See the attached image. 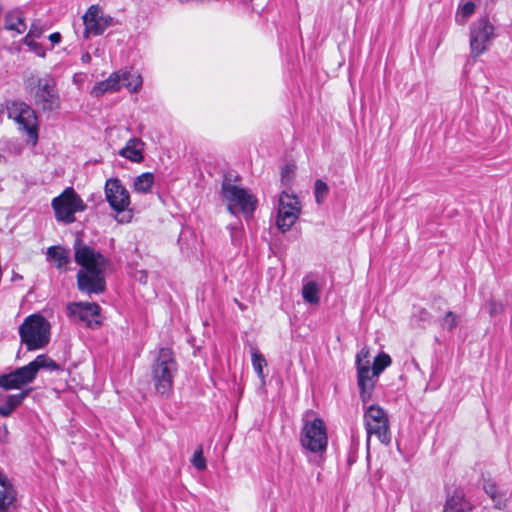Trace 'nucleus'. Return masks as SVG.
<instances>
[{
	"label": "nucleus",
	"mask_w": 512,
	"mask_h": 512,
	"mask_svg": "<svg viewBox=\"0 0 512 512\" xmlns=\"http://www.w3.org/2000/svg\"><path fill=\"white\" fill-rule=\"evenodd\" d=\"M83 233H76L73 243L74 260L80 266L77 287L88 295L101 294L106 290L105 271L110 260L83 240Z\"/></svg>",
	"instance_id": "nucleus-1"
},
{
	"label": "nucleus",
	"mask_w": 512,
	"mask_h": 512,
	"mask_svg": "<svg viewBox=\"0 0 512 512\" xmlns=\"http://www.w3.org/2000/svg\"><path fill=\"white\" fill-rule=\"evenodd\" d=\"M177 371L174 352L167 347L160 348L151 366V377L157 395L165 399L170 397Z\"/></svg>",
	"instance_id": "nucleus-2"
},
{
	"label": "nucleus",
	"mask_w": 512,
	"mask_h": 512,
	"mask_svg": "<svg viewBox=\"0 0 512 512\" xmlns=\"http://www.w3.org/2000/svg\"><path fill=\"white\" fill-rule=\"evenodd\" d=\"M19 336L28 351L42 349L50 340V324L42 315L32 314L19 326Z\"/></svg>",
	"instance_id": "nucleus-3"
},
{
	"label": "nucleus",
	"mask_w": 512,
	"mask_h": 512,
	"mask_svg": "<svg viewBox=\"0 0 512 512\" xmlns=\"http://www.w3.org/2000/svg\"><path fill=\"white\" fill-rule=\"evenodd\" d=\"M26 88L33 95L36 106L44 111L60 107V99L55 89V81L50 76L39 78L31 74L25 79Z\"/></svg>",
	"instance_id": "nucleus-4"
},
{
	"label": "nucleus",
	"mask_w": 512,
	"mask_h": 512,
	"mask_svg": "<svg viewBox=\"0 0 512 512\" xmlns=\"http://www.w3.org/2000/svg\"><path fill=\"white\" fill-rule=\"evenodd\" d=\"M222 194L228 202L227 209L232 215L242 213L245 219L252 217L258 203L253 194L226 180L222 183Z\"/></svg>",
	"instance_id": "nucleus-5"
},
{
	"label": "nucleus",
	"mask_w": 512,
	"mask_h": 512,
	"mask_svg": "<svg viewBox=\"0 0 512 512\" xmlns=\"http://www.w3.org/2000/svg\"><path fill=\"white\" fill-rule=\"evenodd\" d=\"M8 118L12 119L19 131L26 135L27 142L35 145L38 141V123L35 111L26 103L14 101L7 105Z\"/></svg>",
	"instance_id": "nucleus-6"
},
{
	"label": "nucleus",
	"mask_w": 512,
	"mask_h": 512,
	"mask_svg": "<svg viewBox=\"0 0 512 512\" xmlns=\"http://www.w3.org/2000/svg\"><path fill=\"white\" fill-rule=\"evenodd\" d=\"M303 427L300 433L301 446L315 454L323 453L328 445L327 428L321 418L312 420L303 419Z\"/></svg>",
	"instance_id": "nucleus-7"
},
{
	"label": "nucleus",
	"mask_w": 512,
	"mask_h": 512,
	"mask_svg": "<svg viewBox=\"0 0 512 512\" xmlns=\"http://www.w3.org/2000/svg\"><path fill=\"white\" fill-rule=\"evenodd\" d=\"M496 37L495 27L488 15L473 21L470 25V49L471 56L476 59L487 51L489 45Z\"/></svg>",
	"instance_id": "nucleus-8"
},
{
	"label": "nucleus",
	"mask_w": 512,
	"mask_h": 512,
	"mask_svg": "<svg viewBox=\"0 0 512 512\" xmlns=\"http://www.w3.org/2000/svg\"><path fill=\"white\" fill-rule=\"evenodd\" d=\"M66 312L74 323L90 329H97L103 323L101 308L95 302L69 303L66 306Z\"/></svg>",
	"instance_id": "nucleus-9"
},
{
	"label": "nucleus",
	"mask_w": 512,
	"mask_h": 512,
	"mask_svg": "<svg viewBox=\"0 0 512 512\" xmlns=\"http://www.w3.org/2000/svg\"><path fill=\"white\" fill-rule=\"evenodd\" d=\"M364 421L368 435V443L371 435H376L383 444L388 445L390 443L389 422L383 408L374 404L370 405L365 410Z\"/></svg>",
	"instance_id": "nucleus-10"
},
{
	"label": "nucleus",
	"mask_w": 512,
	"mask_h": 512,
	"mask_svg": "<svg viewBox=\"0 0 512 512\" xmlns=\"http://www.w3.org/2000/svg\"><path fill=\"white\" fill-rule=\"evenodd\" d=\"M84 25L83 36L88 39L90 36L102 35L105 30L114 25V18L104 14L99 5H91L82 16Z\"/></svg>",
	"instance_id": "nucleus-11"
},
{
	"label": "nucleus",
	"mask_w": 512,
	"mask_h": 512,
	"mask_svg": "<svg viewBox=\"0 0 512 512\" xmlns=\"http://www.w3.org/2000/svg\"><path fill=\"white\" fill-rule=\"evenodd\" d=\"M300 214L299 200L295 195L283 191L279 197L277 228L281 232L288 231L296 222Z\"/></svg>",
	"instance_id": "nucleus-12"
},
{
	"label": "nucleus",
	"mask_w": 512,
	"mask_h": 512,
	"mask_svg": "<svg viewBox=\"0 0 512 512\" xmlns=\"http://www.w3.org/2000/svg\"><path fill=\"white\" fill-rule=\"evenodd\" d=\"M105 195L110 207L118 213L124 212L130 204L129 192L117 178L106 181Z\"/></svg>",
	"instance_id": "nucleus-13"
},
{
	"label": "nucleus",
	"mask_w": 512,
	"mask_h": 512,
	"mask_svg": "<svg viewBox=\"0 0 512 512\" xmlns=\"http://www.w3.org/2000/svg\"><path fill=\"white\" fill-rule=\"evenodd\" d=\"M392 360L391 357L381 352L379 353L373 361L372 367L369 366V374L368 379L369 383L372 384L371 387H368L366 391L359 390L360 398L364 404L368 403L372 398V393L375 388V385L378 381L379 375L388 367L390 366Z\"/></svg>",
	"instance_id": "nucleus-14"
},
{
	"label": "nucleus",
	"mask_w": 512,
	"mask_h": 512,
	"mask_svg": "<svg viewBox=\"0 0 512 512\" xmlns=\"http://www.w3.org/2000/svg\"><path fill=\"white\" fill-rule=\"evenodd\" d=\"M40 368L56 369L58 368V366L53 360L48 358L46 355L42 354L38 355L36 359L30 362L28 365L20 367L15 371L17 372L20 379L24 381V384L26 385L34 380Z\"/></svg>",
	"instance_id": "nucleus-15"
},
{
	"label": "nucleus",
	"mask_w": 512,
	"mask_h": 512,
	"mask_svg": "<svg viewBox=\"0 0 512 512\" xmlns=\"http://www.w3.org/2000/svg\"><path fill=\"white\" fill-rule=\"evenodd\" d=\"M87 209L86 203L72 187H66V224L76 221L75 213Z\"/></svg>",
	"instance_id": "nucleus-16"
},
{
	"label": "nucleus",
	"mask_w": 512,
	"mask_h": 512,
	"mask_svg": "<svg viewBox=\"0 0 512 512\" xmlns=\"http://www.w3.org/2000/svg\"><path fill=\"white\" fill-rule=\"evenodd\" d=\"M16 501V490L8 476L0 470V512H6Z\"/></svg>",
	"instance_id": "nucleus-17"
},
{
	"label": "nucleus",
	"mask_w": 512,
	"mask_h": 512,
	"mask_svg": "<svg viewBox=\"0 0 512 512\" xmlns=\"http://www.w3.org/2000/svg\"><path fill=\"white\" fill-rule=\"evenodd\" d=\"M368 356L369 351L365 348L361 349L356 355L357 385L359 390H363L364 392L372 385L369 383L367 376L369 374V360L363 361V359H366Z\"/></svg>",
	"instance_id": "nucleus-18"
},
{
	"label": "nucleus",
	"mask_w": 512,
	"mask_h": 512,
	"mask_svg": "<svg viewBox=\"0 0 512 512\" xmlns=\"http://www.w3.org/2000/svg\"><path fill=\"white\" fill-rule=\"evenodd\" d=\"M119 76V84L121 88L125 87L130 92H137L142 87V77L138 71L134 69H121L114 72Z\"/></svg>",
	"instance_id": "nucleus-19"
},
{
	"label": "nucleus",
	"mask_w": 512,
	"mask_h": 512,
	"mask_svg": "<svg viewBox=\"0 0 512 512\" xmlns=\"http://www.w3.org/2000/svg\"><path fill=\"white\" fill-rule=\"evenodd\" d=\"M143 146L144 143L140 138H131L119 151V155L134 163H140L144 159Z\"/></svg>",
	"instance_id": "nucleus-20"
},
{
	"label": "nucleus",
	"mask_w": 512,
	"mask_h": 512,
	"mask_svg": "<svg viewBox=\"0 0 512 512\" xmlns=\"http://www.w3.org/2000/svg\"><path fill=\"white\" fill-rule=\"evenodd\" d=\"M120 89L121 84H119V76L112 73L106 80L97 82L90 93L93 97L99 98L106 92H116Z\"/></svg>",
	"instance_id": "nucleus-21"
},
{
	"label": "nucleus",
	"mask_w": 512,
	"mask_h": 512,
	"mask_svg": "<svg viewBox=\"0 0 512 512\" xmlns=\"http://www.w3.org/2000/svg\"><path fill=\"white\" fill-rule=\"evenodd\" d=\"M485 492L490 496V498L495 503V508L503 509L506 506L505 494L498 490V487L493 482H486L484 484Z\"/></svg>",
	"instance_id": "nucleus-22"
},
{
	"label": "nucleus",
	"mask_w": 512,
	"mask_h": 512,
	"mask_svg": "<svg viewBox=\"0 0 512 512\" xmlns=\"http://www.w3.org/2000/svg\"><path fill=\"white\" fill-rule=\"evenodd\" d=\"M443 512H470L463 496L455 493L446 500Z\"/></svg>",
	"instance_id": "nucleus-23"
},
{
	"label": "nucleus",
	"mask_w": 512,
	"mask_h": 512,
	"mask_svg": "<svg viewBox=\"0 0 512 512\" xmlns=\"http://www.w3.org/2000/svg\"><path fill=\"white\" fill-rule=\"evenodd\" d=\"M154 183V175L151 172H145L137 176L134 181V189L140 193H148Z\"/></svg>",
	"instance_id": "nucleus-24"
},
{
	"label": "nucleus",
	"mask_w": 512,
	"mask_h": 512,
	"mask_svg": "<svg viewBox=\"0 0 512 512\" xmlns=\"http://www.w3.org/2000/svg\"><path fill=\"white\" fill-rule=\"evenodd\" d=\"M23 385H25L24 381L20 379L15 370L9 374L0 376V387L4 388L5 390L19 389Z\"/></svg>",
	"instance_id": "nucleus-25"
},
{
	"label": "nucleus",
	"mask_w": 512,
	"mask_h": 512,
	"mask_svg": "<svg viewBox=\"0 0 512 512\" xmlns=\"http://www.w3.org/2000/svg\"><path fill=\"white\" fill-rule=\"evenodd\" d=\"M5 28L7 30H14L17 33H22L25 31L26 25L16 12H11L6 15Z\"/></svg>",
	"instance_id": "nucleus-26"
},
{
	"label": "nucleus",
	"mask_w": 512,
	"mask_h": 512,
	"mask_svg": "<svg viewBox=\"0 0 512 512\" xmlns=\"http://www.w3.org/2000/svg\"><path fill=\"white\" fill-rule=\"evenodd\" d=\"M319 288L316 282L310 281L306 283L302 288L303 299L310 304L319 303Z\"/></svg>",
	"instance_id": "nucleus-27"
},
{
	"label": "nucleus",
	"mask_w": 512,
	"mask_h": 512,
	"mask_svg": "<svg viewBox=\"0 0 512 512\" xmlns=\"http://www.w3.org/2000/svg\"><path fill=\"white\" fill-rule=\"evenodd\" d=\"M438 324L442 329L451 332L458 325V316L452 311H446L445 315L438 319Z\"/></svg>",
	"instance_id": "nucleus-28"
},
{
	"label": "nucleus",
	"mask_w": 512,
	"mask_h": 512,
	"mask_svg": "<svg viewBox=\"0 0 512 512\" xmlns=\"http://www.w3.org/2000/svg\"><path fill=\"white\" fill-rule=\"evenodd\" d=\"M47 260L55 264L58 268L62 266L64 260V250L61 246H51L47 250Z\"/></svg>",
	"instance_id": "nucleus-29"
},
{
	"label": "nucleus",
	"mask_w": 512,
	"mask_h": 512,
	"mask_svg": "<svg viewBox=\"0 0 512 512\" xmlns=\"http://www.w3.org/2000/svg\"><path fill=\"white\" fill-rule=\"evenodd\" d=\"M329 193L328 185L321 179H317L314 183V195L317 204H322Z\"/></svg>",
	"instance_id": "nucleus-30"
},
{
	"label": "nucleus",
	"mask_w": 512,
	"mask_h": 512,
	"mask_svg": "<svg viewBox=\"0 0 512 512\" xmlns=\"http://www.w3.org/2000/svg\"><path fill=\"white\" fill-rule=\"evenodd\" d=\"M431 313L422 307H419L412 315V320L417 323L419 327H425L426 324L431 322Z\"/></svg>",
	"instance_id": "nucleus-31"
},
{
	"label": "nucleus",
	"mask_w": 512,
	"mask_h": 512,
	"mask_svg": "<svg viewBox=\"0 0 512 512\" xmlns=\"http://www.w3.org/2000/svg\"><path fill=\"white\" fill-rule=\"evenodd\" d=\"M252 365L258 377L264 379L263 368L267 365V362L264 356L257 350L252 353Z\"/></svg>",
	"instance_id": "nucleus-32"
},
{
	"label": "nucleus",
	"mask_w": 512,
	"mask_h": 512,
	"mask_svg": "<svg viewBox=\"0 0 512 512\" xmlns=\"http://www.w3.org/2000/svg\"><path fill=\"white\" fill-rule=\"evenodd\" d=\"M35 31L34 30H30L29 33L26 35L25 39H24V43L35 53L37 54L38 56L40 57H44L45 56V51L43 49V47L37 43L35 41V39H33V35H34Z\"/></svg>",
	"instance_id": "nucleus-33"
},
{
	"label": "nucleus",
	"mask_w": 512,
	"mask_h": 512,
	"mask_svg": "<svg viewBox=\"0 0 512 512\" xmlns=\"http://www.w3.org/2000/svg\"><path fill=\"white\" fill-rule=\"evenodd\" d=\"M52 207L58 221L64 222V192L53 199Z\"/></svg>",
	"instance_id": "nucleus-34"
},
{
	"label": "nucleus",
	"mask_w": 512,
	"mask_h": 512,
	"mask_svg": "<svg viewBox=\"0 0 512 512\" xmlns=\"http://www.w3.org/2000/svg\"><path fill=\"white\" fill-rule=\"evenodd\" d=\"M191 463L199 471H202V470L206 469L207 464H206V460H205V458L203 456L202 446H199L195 450V452L193 454V457L191 459Z\"/></svg>",
	"instance_id": "nucleus-35"
},
{
	"label": "nucleus",
	"mask_w": 512,
	"mask_h": 512,
	"mask_svg": "<svg viewBox=\"0 0 512 512\" xmlns=\"http://www.w3.org/2000/svg\"><path fill=\"white\" fill-rule=\"evenodd\" d=\"M28 393L29 390H25L17 394L9 395L6 400V403L9 405V407L15 409L23 402V400L27 397Z\"/></svg>",
	"instance_id": "nucleus-36"
},
{
	"label": "nucleus",
	"mask_w": 512,
	"mask_h": 512,
	"mask_svg": "<svg viewBox=\"0 0 512 512\" xmlns=\"http://www.w3.org/2000/svg\"><path fill=\"white\" fill-rule=\"evenodd\" d=\"M485 308L488 310L490 316H496L504 311V305L501 302L495 301L493 299L489 300L485 304Z\"/></svg>",
	"instance_id": "nucleus-37"
},
{
	"label": "nucleus",
	"mask_w": 512,
	"mask_h": 512,
	"mask_svg": "<svg viewBox=\"0 0 512 512\" xmlns=\"http://www.w3.org/2000/svg\"><path fill=\"white\" fill-rule=\"evenodd\" d=\"M475 4L472 1H467L466 3L459 5L458 13L464 19L463 23L467 18H469L475 11Z\"/></svg>",
	"instance_id": "nucleus-38"
},
{
	"label": "nucleus",
	"mask_w": 512,
	"mask_h": 512,
	"mask_svg": "<svg viewBox=\"0 0 512 512\" xmlns=\"http://www.w3.org/2000/svg\"><path fill=\"white\" fill-rule=\"evenodd\" d=\"M295 169L296 166L294 164L284 165V167L281 169V181L283 184H288L292 180L295 174Z\"/></svg>",
	"instance_id": "nucleus-39"
},
{
	"label": "nucleus",
	"mask_w": 512,
	"mask_h": 512,
	"mask_svg": "<svg viewBox=\"0 0 512 512\" xmlns=\"http://www.w3.org/2000/svg\"><path fill=\"white\" fill-rule=\"evenodd\" d=\"M446 301L444 299H442L441 297H438V298H435L434 299V302L432 304V308L435 310V311H438V312H441L443 311V308H442V305H446Z\"/></svg>",
	"instance_id": "nucleus-40"
},
{
	"label": "nucleus",
	"mask_w": 512,
	"mask_h": 512,
	"mask_svg": "<svg viewBox=\"0 0 512 512\" xmlns=\"http://www.w3.org/2000/svg\"><path fill=\"white\" fill-rule=\"evenodd\" d=\"M13 411H14V409L9 407V405L7 403H5L4 405L0 406V414L2 416H4V417L9 416Z\"/></svg>",
	"instance_id": "nucleus-41"
},
{
	"label": "nucleus",
	"mask_w": 512,
	"mask_h": 512,
	"mask_svg": "<svg viewBox=\"0 0 512 512\" xmlns=\"http://www.w3.org/2000/svg\"><path fill=\"white\" fill-rule=\"evenodd\" d=\"M61 39H62V35L59 32L52 33L49 36V40L51 41L52 45L60 43Z\"/></svg>",
	"instance_id": "nucleus-42"
},
{
	"label": "nucleus",
	"mask_w": 512,
	"mask_h": 512,
	"mask_svg": "<svg viewBox=\"0 0 512 512\" xmlns=\"http://www.w3.org/2000/svg\"><path fill=\"white\" fill-rule=\"evenodd\" d=\"M30 30H34L35 31V33L33 35V39L39 38L41 36V34H42V29L38 28L35 24L32 25Z\"/></svg>",
	"instance_id": "nucleus-43"
},
{
	"label": "nucleus",
	"mask_w": 512,
	"mask_h": 512,
	"mask_svg": "<svg viewBox=\"0 0 512 512\" xmlns=\"http://www.w3.org/2000/svg\"><path fill=\"white\" fill-rule=\"evenodd\" d=\"M22 279V276L19 275V274H14L13 277H12V280H21Z\"/></svg>",
	"instance_id": "nucleus-44"
},
{
	"label": "nucleus",
	"mask_w": 512,
	"mask_h": 512,
	"mask_svg": "<svg viewBox=\"0 0 512 512\" xmlns=\"http://www.w3.org/2000/svg\"><path fill=\"white\" fill-rule=\"evenodd\" d=\"M130 219H131V215H129L127 219L122 218V219H119L118 221L119 222H129Z\"/></svg>",
	"instance_id": "nucleus-45"
},
{
	"label": "nucleus",
	"mask_w": 512,
	"mask_h": 512,
	"mask_svg": "<svg viewBox=\"0 0 512 512\" xmlns=\"http://www.w3.org/2000/svg\"><path fill=\"white\" fill-rule=\"evenodd\" d=\"M83 61H89L90 60V55L89 54H86L83 56Z\"/></svg>",
	"instance_id": "nucleus-46"
},
{
	"label": "nucleus",
	"mask_w": 512,
	"mask_h": 512,
	"mask_svg": "<svg viewBox=\"0 0 512 512\" xmlns=\"http://www.w3.org/2000/svg\"><path fill=\"white\" fill-rule=\"evenodd\" d=\"M4 110H5L4 106L0 104V115L4 113Z\"/></svg>",
	"instance_id": "nucleus-47"
},
{
	"label": "nucleus",
	"mask_w": 512,
	"mask_h": 512,
	"mask_svg": "<svg viewBox=\"0 0 512 512\" xmlns=\"http://www.w3.org/2000/svg\"><path fill=\"white\" fill-rule=\"evenodd\" d=\"M5 158L0 154V163L4 160Z\"/></svg>",
	"instance_id": "nucleus-48"
},
{
	"label": "nucleus",
	"mask_w": 512,
	"mask_h": 512,
	"mask_svg": "<svg viewBox=\"0 0 512 512\" xmlns=\"http://www.w3.org/2000/svg\"><path fill=\"white\" fill-rule=\"evenodd\" d=\"M145 278H146V276L141 277V278H140V281L145 282Z\"/></svg>",
	"instance_id": "nucleus-49"
},
{
	"label": "nucleus",
	"mask_w": 512,
	"mask_h": 512,
	"mask_svg": "<svg viewBox=\"0 0 512 512\" xmlns=\"http://www.w3.org/2000/svg\"><path fill=\"white\" fill-rule=\"evenodd\" d=\"M69 262L68 257L66 256L65 263L67 264Z\"/></svg>",
	"instance_id": "nucleus-50"
},
{
	"label": "nucleus",
	"mask_w": 512,
	"mask_h": 512,
	"mask_svg": "<svg viewBox=\"0 0 512 512\" xmlns=\"http://www.w3.org/2000/svg\"><path fill=\"white\" fill-rule=\"evenodd\" d=\"M181 2H188L189 0H180Z\"/></svg>",
	"instance_id": "nucleus-51"
}]
</instances>
